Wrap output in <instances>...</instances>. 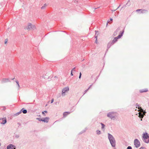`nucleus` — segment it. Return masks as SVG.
<instances>
[{
	"instance_id": "nucleus-8",
	"label": "nucleus",
	"mask_w": 149,
	"mask_h": 149,
	"mask_svg": "<svg viewBox=\"0 0 149 149\" xmlns=\"http://www.w3.org/2000/svg\"><path fill=\"white\" fill-rule=\"evenodd\" d=\"M15 146L12 144L8 145L7 147V149H15Z\"/></svg>"
},
{
	"instance_id": "nucleus-24",
	"label": "nucleus",
	"mask_w": 149,
	"mask_h": 149,
	"mask_svg": "<svg viewBox=\"0 0 149 149\" xmlns=\"http://www.w3.org/2000/svg\"><path fill=\"white\" fill-rule=\"evenodd\" d=\"M71 76H73V74H72V70H71Z\"/></svg>"
},
{
	"instance_id": "nucleus-15",
	"label": "nucleus",
	"mask_w": 149,
	"mask_h": 149,
	"mask_svg": "<svg viewBox=\"0 0 149 149\" xmlns=\"http://www.w3.org/2000/svg\"><path fill=\"white\" fill-rule=\"evenodd\" d=\"M117 37H115V38L114 39H113V40L112 41V42L113 43H115L116 41L117 40Z\"/></svg>"
},
{
	"instance_id": "nucleus-23",
	"label": "nucleus",
	"mask_w": 149,
	"mask_h": 149,
	"mask_svg": "<svg viewBox=\"0 0 149 149\" xmlns=\"http://www.w3.org/2000/svg\"><path fill=\"white\" fill-rule=\"evenodd\" d=\"M127 149H132V147L131 146H128L127 147Z\"/></svg>"
},
{
	"instance_id": "nucleus-6",
	"label": "nucleus",
	"mask_w": 149,
	"mask_h": 149,
	"mask_svg": "<svg viewBox=\"0 0 149 149\" xmlns=\"http://www.w3.org/2000/svg\"><path fill=\"white\" fill-rule=\"evenodd\" d=\"M134 144L136 147L138 148L140 146V143L139 141L137 139H135L134 141Z\"/></svg>"
},
{
	"instance_id": "nucleus-2",
	"label": "nucleus",
	"mask_w": 149,
	"mask_h": 149,
	"mask_svg": "<svg viewBox=\"0 0 149 149\" xmlns=\"http://www.w3.org/2000/svg\"><path fill=\"white\" fill-rule=\"evenodd\" d=\"M143 138L144 141L146 143H148L149 142V137L147 134H144L143 135Z\"/></svg>"
},
{
	"instance_id": "nucleus-5",
	"label": "nucleus",
	"mask_w": 149,
	"mask_h": 149,
	"mask_svg": "<svg viewBox=\"0 0 149 149\" xmlns=\"http://www.w3.org/2000/svg\"><path fill=\"white\" fill-rule=\"evenodd\" d=\"M69 90V88L68 87H66L63 88L62 91V95L63 96L65 95V93Z\"/></svg>"
},
{
	"instance_id": "nucleus-16",
	"label": "nucleus",
	"mask_w": 149,
	"mask_h": 149,
	"mask_svg": "<svg viewBox=\"0 0 149 149\" xmlns=\"http://www.w3.org/2000/svg\"><path fill=\"white\" fill-rule=\"evenodd\" d=\"M23 109H22L21 110V111L20 112L17 113L16 114V115H18L19 114H20L22 112V111L23 110Z\"/></svg>"
},
{
	"instance_id": "nucleus-21",
	"label": "nucleus",
	"mask_w": 149,
	"mask_h": 149,
	"mask_svg": "<svg viewBox=\"0 0 149 149\" xmlns=\"http://www.w3.org/2000/svg\"><path fill=\"white\" fill-rule=\"evenodd\" d=\"M81 73L80 72V73H79V79H80L81 78Z\"/></svg>"
},
{
	"instance_id": "nucleus-3",
	"label": "nucleus",
	"mask_w": 149,
	"mask_h": 149,
	"mask_svg": "<svg viewBox=\"0 0 149 149\" xmlns=\"http://www.w3.org/2000/svg\"><path fill=\"white\" fill-rule=\"evenodd\" d=\"M34 26L32 25L31 23H29L28 25L25 26V29L29 31L31 30Z\"/></svg>"
},
{
	"instance_id": "nucleus-25",
	"label": "nucleus",
	"mask_w": 149,
	"mask_h": 149,
	"mask_svg": "<svg viewBox=\"0 0 149 149\" xmlns=\"http://www.w3.org/2000/svg\"><path fill=\"white\" fill-rule=\"evenodd\" d=\"M42 114L44 115L45 116H46L45 114V113H44V111H42Z\"/></svg>"
},
{
	"instance_id": "nucleus-7",
	"label": "nucleus",
	"mask_w": 149,
	"mask_h": 149,
	"mask_svg": "<svg viewBox=\"0 0 149 149\" xmlns=\"http://www.w3.org/2000/svg\"><path fill=\"white\" fill-rule=\"evenodd\" d=\"M38 119L40 121H42L43 122H44L45 123H48L49 121V118L48 117H46L44 118L43 119Z\"/></svg>"
},
{
	"instance_id": "nucleus-4",
	"label": "nucleus",
	"mask_w": 149,
	"mask_h": 149,
	"mask_svg": "<svg viewBox=\"0 0 149 149\" xmlns=\"http://www.w3.org/2000/svg\"><path fill=\"white\" fill-rule=\"evenodd\" d=\"M107 116L110 118L111 119H114L116 116V114L114 113H110L108 114Z\"/></svg>"
},
{
	"instance_id": "nucleus-31",
	"label": "nucleus",
	"mask_w": 149,
	"mask_h": 149,
	"mask_svg": "<svg viewBox=\"0 0 149 149\" xmlns=\"http://www.w3.org/2000/svg\"><path fill=\"white\" fill-rule=\"evenodd\" d=\"M75 68H73L72 70V71L74 70V69H75Z\"/></svg>"
},
{
	"instance_id": "nucleus-27",
	"label": "nucleus",
	"mask_w": 149,
	"mask_h": 149,
	"mask_svg": "<svg viewBox=\"0 0 149 149\" xmlns=\"http://www.w3.org/2000/svg\"><path fill=\"white\" fill-rule=\"evenodd\" d=\"M8 41V40L7 39H6V40H5V44H6L7 43V42Z\"/></svg>"
},
{
	"instance_id": "nucleus-22",
	"label": "nucleus",
	"mask_w": 149,
	"mask_h": 149,
	"mask_svg": "<svg viewBox=\"0 0 149 149\" xmlns=\"http://www.w3.org/2000/svg\"><path fill=\"white\" fill-rule=\"evenodd\" d=\"M95 38H96L95 42L96 43H97V36H95Z\"/></svg>"
},
{
	"instance_id": "nucleus-13",
	"label": "nucleus",
	"mask_w": 149,
	"mask_h": 149,
	"mask_svg": "<svg viewBox=\"0 0 149 149\" xmlns=\"http://www.w3.org/2000/svg\"><path fill=\"white\" fill-rule=\"evenodd\" d=\"M139 117L140 118H143V114H142L141 113V112H139Z\"/></svg>"
},
{
	"instance_id": "nucleus-19",
	"label": "nucleus",
	"mask_w": 149,
	"mask_h": 149,
	"mask_svg": "<svg viewBox=\"0 0 149 149\" xmlns=\"http://www.w3.org/2000/svg\"><path fill=\"white\" fill-rule=\"evenodd\" d=\"M101 124L102 125V129L104 128V127L105 125L104 124H103L102 123H101Z\"/></svg>"
},
{
	"instance_id": "nucleus-29",
	"label": "nucleus",
	"mask_w": 149,
	"mask_h": 149,
	"mask_svg": "<svg viewBox=\"0 0 149 149\" xmlns=\"http://www.w3.org/2000/svg\"><path fill=\"white\" fill-rule=\"evenodd\" d=\"M16 83H17V84H18V86H19V83L18 81H16Z\"/></svg>"
},
{
	"instance_id": "nucleus-1",
	"label": "nucleus",
	"mask_w": 149,
	"mask_h": 149,
	"mask_svg": "<svg viewBox=\"0 0 149 149\" xmlns=\"http://www.w3.org/2000/svg\"><path fill=\"white\" fill-rule=\"evenodd\" d=\"M108 135L109 139L110 140L112 146L113 147H114L115 146V141L114 139L110 134H109Z\"/></svg>"
},
{
	"instance_id": "nucleus-10",
	"label": "nucleus",
	"mask_w": 149,
	"mask_h": 149,
	"mask_svg": "<svg viewBox=\"0 0 149 149\" xmlns=\"http://www.w3.org/2000/svg\"><path fill=\"white\" fill-rule=\"evenodd\" d=\"M139 92L140 93H142L144 92H146L148 91V90L147 88H144L139 90Z\"/></svg>"
},
{
	"instance_id": "nucleus-11",
	"label": "nucleus",
	"mask_w": 149,
	"mask_h": 149,
	"mask_svg": "<svg viewBox=\"0 0 149 149\" xmlns=\"http://www.w3.org/2000/svg\"><path fill=\"white\" fill-rule=\"evenodd\" d=\"M137 12L138 11H141V13H143L145 12H146V10H142V9H137L136 10Z\"/></svg>"
},
{
	"instance_id": "nucleus-14",
	"label": "nucleus",
	"mask_w": 149,
	"mask_h": 149,
	"mask_svg": "<svg viewBox=\"0 0 149 149\" xmlns=\"http://www.w3.org/2000/svg\"><path fill=\"white\" fill-rule=\"evenodd\" d=\"M123 33L122 32L121 33H120V34H119L117 37V38L118 39H119V38H120L123 35Z\"/></svg>"
},
{
	"instance_id": "nucleus-33",
	"label": "nucleus",
	"mask_w": 149,
	"mask_h": 149,
	"mask_svg": "<svg viewBox=\"0 0 149 149\" xmlns=\"http://www.w3.org/2000/svg\"><path fill=\"white\" fill-rule=\"evenodd\" d=\"M44 8L43 6H42V7L41 8H42H42Z\"/></svg>"
},
{
	"instance_id": "nucleus-18",
	"label": "nucleus",
	"mask_w": 149,
	"mask_h": 149,
	"mask_svg": "<svg viewBox=\"0 0 149 149\" xmlns=\"http://www.w3.org/2000/svg\"><path fill=\"white\" fill-rule=\"evenodd\" d=\"M22 112L23 113L25 114V113H26L27 111L26 109H24L22 111Z\"/></svg>"
},
{
	"instance_id": "nucleus-34",
	"label": "nucleus",
	"mask_w": 149,
	"mask_h": 149,
	"mask_svg": "<svg viewBox=\"0 0 149 149\" xmlns=\"http://www.w3.org/2000/svg\"><path fill=\"white\" fill-rule=\"evenodd\" d=\"M137 106H138V105H136V106L137 107Z\"/></svg>"
},
{
	"instance_id": "nucleus-32",
	"label": "nucleus",
	"mask_w": 149,
	"mask_h": 149,
	"mask_svg": "<svg viewBox=\"0 0 149 149\" xmlns=\"http://www.w3.org/2000/svg\"><path fill=\"white\" fill-rule=\"evenodd\" d=\"M110 19L111 21H112L113 20V19Z\"/></svg>"
},
{
	"instance_id": "nucleus-17",
	"label": "nucleus",
	"mask_w": 149,
	"mask_h": 149,
	"mask_svg": "<svg viewBox=\"0 0 149 149\" xmlns=\"http://www.w3.org/2000/svg\"><path fill=\"white\" fill-rule=\"evenodd\" d=\"M138 109H139V110H140L141 112H143V110L141 108V107H139Z\"/></svg>"
},
{
	"instance_id": "nucleus-28",
	"label": "nucleus",
	"mask_w": 149,
	"mask_h": 149,
	"mask_svg": "<svg viewBox=\"0 0 149 149\" xmlns=\"http://www.w3.org/2000/svg\"><path fill=\"white\" fill-rule=\"evenodd\" d=\"M54 101V99H52L51 100V103H52Z\"/></svg>"
},
{
	"instance_id": "nucleus-9",
	"label": "nucleus",
	"mask_w": 149,
	"mask_h": 149,
	"mask_svg": "<svg viewBox=\"0 0 149 149\" xmlns=\"http://www.w3.org/2000/svg\"><path fill=\"white\" fill-rule=\"evenodd\" d=\"M0 120H2V121L1 122V123L2 124H5L6 123V118H0Z\"/></svg>"
},
{
	"instance_id": "nucleus-30",
	"label": "nucleus",
	"mask_w": 149,
	"mask_h": 149,
	"mask_svg": "<svg viewBox=\"0 0 149 149\" xmlns=\"http://www.w3.org/2000/svg\"><path fill=\"white\" fill-rule=\"evenodd\" d=\"M44 112L46 113H47V111H45Z\"/></svg>"
},
{
	"instance_id": "nucleus-12",
	"label": "nucleus",
	"mask_w": 149,
	"mask_h": 149,
	"mask_svg": "<svg viewBox=\"0 0 149 149\" xmlns=\"http://www.w3.org/2000/svg\"><path fill=\"white\" fill-rule=\"evenodd\" d=\"M70 114V113L68 112H65L63 113V115L64 117H66L67 115Z\"/></svg>"
},
{
	"instance_id": "nucleus-20",
	"label": "nucleus",
	"mask_w": 149,
	"mask_h": 149,
	"mask_svg": "<svg viewBox=\"0 0 149 149\" xmlns=\"http://www.w3.org/2000/svg\"><path fill=\"white\" fill-rule=\"evenodd\" d=\"M97 134H100V131L99 130H97Z\"/></svg>"
},
{
	"instance_id": "nucleus-26",
	"label": "nucleus",
	"mask_w": 149,
	"mask_h": 149,
	"mask_svg": "<svg viewBox=\"0 0 149 149\" xmlns=\"http://www.w3.org/2000/svg\"><path fill=\"white\" fill-rule=\"evenodd\" d=\"M139 149H146L145 148L143 147L140 148Z\"/></svg>"
}]
</instances>
